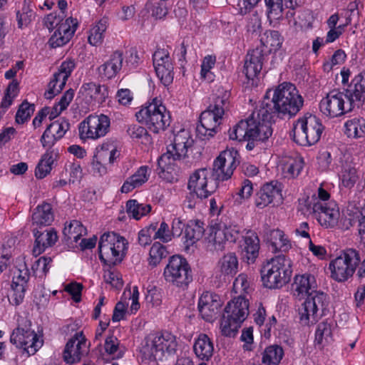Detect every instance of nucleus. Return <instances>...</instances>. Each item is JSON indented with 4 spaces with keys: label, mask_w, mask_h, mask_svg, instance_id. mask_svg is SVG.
<instances>
[{
    "label": "nucleus",
    "mask_w": 365,
    "mask_h": 365,
    "mask_svg": "<svg viewBox=\"0 0 365 365\" xmlns=\"http://www.w3.org/2000/svg\"><path fill=\"white\" fill-rule=\"evenodd\" d=\"M107 29V20L101 19L98 24L93 26L88 36V42L93 46L101 44L103 39V34Z\"/></svg>",
    "instance_id": "47"
},
{
    "label": "nucleus",
    "mask_w": 365,
    "mask_h": 365,
    "mask_svg": "<svg viewBox=\"0 0 365 365\" xmlns=\"http://www.w3.org/2000/svg\"><path fill=\"white\" fill-rule=\"evenodd\" d=\"M360 261V255L357 250L346 249L340 256L331 261L329 267L331 277L339 282L346 281L353 275Z\"/></svg>",
    "instance_id": "11"
},
{
    "label": "nucleus",
    "mask_w": 365,
    "mask_h": 365,
    "mask_svg": "<svg viewBox=\"0 0 365 365\" xmlns=\"http://www.w3.org/2000/svg\"><path fill=\"white\" fill-rule=\"evenodd\" d=\"M56 155L54 150H46L43 155L35 170V175L37 178L42 179L51 172Z\"/></svg>",
    "instance_id": "42"
},
{
    "label": "nucleus",
    "mask_w": 365,
    "mask_h": 365,
    "mask_svg": "<svg viewBox=\"0 0 365 365\" xmlns=\"http://www.w3.org/2000/svg\"><path fill=\"white\" fill-rule=\"evenodd\" d=\"M222 227L219 225L216 228H212L209 237V243L217 251H222L225 249V245L227 242Z\"/></svg>",
    "instance_id": "48"
},
{
    "label": "nucleus",
    "mask_w": 365,
    "mask_h": 365,
    "mask_svg": "<svg viewBox=\"0 0 365 365\" xmlns=\"http://www.w3.org/2000/svg\"><path fill=\"white\" fill-rule=\"evenodd\" d=\"M222 230L225 234H226L225 237L227 241L230 242H236L240 237L242 238L243 237L240 232V228L237 225H225L222 227Z\"/></svg>",
    "instance_id": "60"
},
{
    "label": "nucleus",
    "mask_w": 365,
    "mask_h": 365,
    "mask_svg": "<svg viewBox=\"0 0 365 365\" xmlns=\"http://www.w3.org/2000/svg\"><path fill=\"white\" fill-rule=\"evenodd\" d=\"M151 206L148 204L139 203L136 200H129L126 203V211L129 216L135 220L140 219L149 213Z\"/></svg>",
    "instance_id": "45"
},
{
    "label": "nucleus",
    "mask_w": 365,
    "mask_h": 365,
    "mask_svg": "<svg viewBox=\"0 0 365 365\" xmlns=\"http://www.w3.org/2000/svg\"><path fill=\"white\" fill-rule=\"evenodd\" d=\"M215 61V56H207L204 58L201 65V76L210 81L213 80V74L210 72V69L214 66Z\"/></svg>",
    "instance_id": "58"
},
{
    "label": "nucleus",
    "mask_w": 365,
    "mask_h": 365,
    "mask_svg": "<svg viewBox=\"0 0 365 365\" xmlns=\"http://www.w3.org/2000/svg\"><path fill=\"white\" fill-rule=\"evenodd\" d=\"M249 314V302L241 296L229 302L225 308L220 327L223 335L234 337Z\"/></svg>",
    "instance_id": "9"
},
{
    "label": "nucleus",
    "mask_w": 365,
    "mask_h": 365,
    "mask_svg": "<svg viewBox=\"0 0 365 365\" xmlns=\"http://www.w3.org/2000/svg\"><path fill=\"white\" fill-rule=\"evenodd\" d=\"M153 66L158 78L167 86L173 81V66L167 49L158 48L153 55Z\"/></svg>",
    "instance_id": "17"
},
{
    "label": "nucleus",
    "mask_w": 365,
    "mask_h": 365,
    "mask_svg": "<svg viewBox=\"0 0 365 365\" xmlns=\"http://www.w3.org/2000/svg\"><path fill=\"white\" fill-rule=\"evenodd\" d=\"M136 117L138 121L144 123L155 133L165 130L170 123V113L158 98H153L151 102L141 108L136 113Z\"/></svg>",
    "instance_id": "10"
},
{
    "label": "nucleus",
    "mask_w": 365,
    "mask_h": 365,
    "mask_svg": "<svg viewBox=\"0 0 365 365\" xmlns=\"http://www.w3.org/2000/svg\"><path fill=\"white\" fill-rule=\"evenodd\" d=\"M324 130V126L319 118L312 114H306L293 123L290 137L300 145L310 146L320 140Z\"/></svg>",
    "instance_id": "7"
},
{
    "label": "nucleus",
    "mask_w": 365,
    "mask_h": 365,
    "mask_svg": "<svg viewBox=\"0 0 365 365\" xmlns=\"http://www.w3.org/2000/svg\"><path fill=\"white\" fill-rule=\"evenodd\" d=\"M63 232L68 240H73L75 242H77L86 232V229L79 221L73 220L64 227Z\"/></svg>",
    "instance_id": "49"
},
{
    "label": "nucleus",
    "mask_w": 365,
    "mask_h": 365,
    "mask_svg": "<svg viewBox=\"0 0 365 365\" xmlns=\"http://www.w3.org/2000/svg\"><path fill=\"white\" fill-rule=\"evenodd\" d=\"M303 104L304 99L296 86L291 83H283L274 91L272 98L264 96L259 109L255 111L257 118L271 125L277 118L294 116Z\"/></svg>",
    "instance_id": "2"
},
{
    "label": "nucleus",
    "mask_w": 365,
    "mask_h": 365,
    "mask_svg": "<svg viewBox=\"0 0 365 365\" xmlns=\"http://www.w3.org/2000/svg\"><path fill=\"white\" fill-rule=\"evenodd\" d=\"M149 255V264L155 267L167 257L168 252L165 246L159 242H155L150 250Z\"/></svg>",
    "instance_id": "51"
},
{
    "label": "nucleus",
    "mask_w": 365,
    "mask_h": 365,
    "mask_svg": "<svg viewBox=\"0 0 365 365\" xmlns=\"http://www.w3.org/2000/svg\"><path fill=\"white\" fill-rule=\"evenodd\" d=\"M263 52L262 48H255L247 53L243 68L247 79H253L260 73L265 59Z\"/></svg>",
    "instance_id": "25"
},
{
    "label": "nucleus",
    "mask_w": 365,
    "mask_h": 365,
    "mask_svg": "<svg viewBox=\"0 0 365 365\" xmlns=\"http://www.w3.org/2000/svg\"><path fill=\"white\" fill-rule=\"evenodd\" d=\"M78 26L76 19L67 18L55 30L49 38L48 43L52 48L61 47L66 44L73 36Z\"/></svg>",
    "instance_id": "21"
},
{
    "label": "nucleus",
    "mask_w": 365,
    "mask_h": 365,
    "mask_svg": "<svg viewBox=\"0 0 365 365\" xmlns=\"http://www.w3.org/2000/svg\"><path fill=\"white\" fill-rule=\"evenodd\" d=\"M88 352L86 339L83 332H78L66 343L63 357L67 364H74L78 362Z\"/></svg>",
    "instance_id": "19"
},
{
    "label": "nucleus",
    "mask_w": 365,
    "mask_h": 365,
    "mask_svg": "<svg viewBox=\"0 0 365 365\" xmlns=\"http://www.w3.org/2000/svg\"><path fill=\"white\" fill-rule=\"evenodd\" d=\"M33 232L35 242L32 252L35 257L40 255L46 248L54 245L58 240L57 233L53 228L46 229L43 231L34 228Z\"/></svg>",
    "instance_id": "26"
},
{
    "label": "nucleus",
    "mask_w": 365,
    "mask_h": 365,
    "mask_svg": "<svg viewBox=\"0 0 365 365\" xmlns=\"http://www.w3.org/2000/svg\"><path fill=\"white\" fill-rule=\"evenodd\" d=\"M239 154L237 150H225L214 160L212 176L218 181H225L231 178L234 170L239 165Z\"/></svg>",
    "instance_id": "15"
},
{
    "label": "nucleus",
    "mask_w": 365,
    "mask_h": 365,
    "mask_svg": "<svg viewBox=\"0 0 365 365\" xmlns=\"http://www.w3.org/2000/svg\"><path fill=\"white\" fill-rule=\"evenodd\" d=\"M284 356L281 346L274 344L267 346L262 354V365H279Z\"/></svg>",
    "instance_id": "41"
},
{
    "label": "nucleus",
    "mask_w": 365,
    "mask_h": 365,
    "mask_svg": "<svg viewBox=\"0 0 365 365\" xmlns=\"http://www.w3.org/2000/svg\"><path fill=\"white\" fill-rule=\"evenodd\" d=\"M110 127V120L105 115H90L83 120L78 127L79 135L81 140H96L108 133Z\"/></svg>",
    "instance_id": "14"
},
{
    "label": "nucleus",
    "mask_w": 365,
    "mask_h": 365,
    "mask_svg": "<svg viewBox=\"0 0 365 365\" xmlns=\"http://www.w3.org/2000/svg\"><path fill=\"white\" fill-rule=\"evenodd\" d=\"M30 274L27 269L23 270L19 269L18 274L15 275L12 279V284L22 285L27 287V283L29 279Z\"/></svg>",
    "instance_id": "62"
},
{
    "label": "nucleus",
    "mask_w": 365,
    "mask_h": 365,
    "mask_svg": "<svg viewBox=\"0 0 365 365\" xmlns=\"http://www.w3.org/2000/svg\"><path fill=\"white\" fill-rule=\"evenodd\" d=\"M307 208L312 212L319 223L324 228H333L338 224L339 210L334 203L317 200L309 202Z\"/></svg>",
    "instance_id": "16"
},
{
    "label": "nucleus",
    "mask_w": 365,
    "mask_h": 365,
    "mask_svg": "<svg viewBox=\"0 0 365 365\" xmlns=\"http://www.w3.org/2000/svg\"><path fill=\"white\" fill-rule=\"evenodd\" d=\"M193 140L187 130H180L174 138L173 143L168 147L165 153H170L173 161L180 160L187 156L188 149L192 146Z\"/></svg>",
    "instance_id": "22"
},
{
    "label": "nucleus",
    "mask_w": 365,
    "mask_h": 365,
    "mask_svg": "<svg viewBox=\"0 0 365 365\" xmlns=\"http://www.w3.org/2000/svg\"><path fill=\"white\" fill-rule=\"evenodd\" d=\"M119 155L120 153L115 146L112 143H106L96 148L93 157L99 161L108 162L110 164H113Z\"/></svg>",
    "instance_id": "40"
},
{
    "label": "nucleus",
    "mask_w": 365,
    "mask_h": 365,
    "mask_svg": "<svg viewBox=\"0 0 365 365\" xmlns=\"http://www.w3.org/2000/svg\"><path fill=\"white\" fill-rule=\"evenodd\" d=\"M358 180L356 170L354 168H345L341 175L342 184L344 187L351 188Z\"/></svg>",
    "instance_id": "57"
},
{
    "label": "nucleus",
    "mask_w": 365,
    "mask_h": 365,
    "mask_svg": "<svg viewBox=\"0 0 365 365\" xmlns=\"http://www.w3.org/2000/svg\"><path fill=\"white\" fill-rule=\"evenodd\" d=\"M202 225L203 223L199 220L190 221L187 225L185 230V237L188 245H192L202 238L205 232Z\"/></svg>",
    "instance_id": "43"
},
{
    "label": "nucleus",
    "mask_w": 365,
    "mask_h": 365,
    "mask_svg": "<svg viewBox=\"0 0 365 365\" xmlns=\"http://www.w3.org/2000/svg\"><path fill=\"white\" fill-rule=\"evenodd\" d=\"M150 226L154 230V231L152 232L153 234V237L154 240L158 239L163 242H168L172 240L173 235L172 232L169 230V226L166 222H161L159 228L157 227V223L152 224Z\"/></svg>",
    "instance_id": "53"
},
{
    "label": "nucleus",
    "mask_w": 365,
    "mask_h": 365,
    "mask_svg": "<svg viewBox=\"0 0 365 365\" xmlns=\"http://www.w3.org/2000/svg\"><path fill=\"white\" fill-rule=\"evenodd\" d=\"M165 281L173 286L185 289L192 280V271L185 258L173 255L164 269Z\"/></svg>",
    "instance_id": "12"
},
{
    "label": "nucleus",
    "mask_w": 365,
    "mask_h": 365,
    "mask_svg": "<svg viewBox=\"0 0 365 365\" xmlns=\"http://www.w3.org/2000/svg\"><path fill=\"white\" fill-rule=\"evenodd\" d=\"M304 159L299 155L286 156L282 160V170L285 178H294L304 166Z\"/></svg>",
    "instance_id": "34"
},
{
    "label": "nucleus",
    "mask_w": 365,
    "mask_h": 365,
    "mask_svg": "<svg viewBox=\"0 0 365 365\" xmlns=\"http://www.w3.org/2000/svg\"><path fill=\"white\" fill-rule=\"evenodd\" d=\"M341 83L347 86L344 92H329L320 101V111L327 117L335 118L351 112L365 101V71L356 75L349 83L351 71L344 67L340 73Z\"/></svg>",
    "instance_id": "1"
},
{
    "label": "nucleus",
    "mask_w": 365,
    "mask_h": 365,
    "mask_svg": "<svg viewBox=\"0 0 365 365\" xmlns=\"http://www.w3.org/2000/svg\"><path fill=\"white\" fill-rule=\"evenodd\" d=\"M154 230L150 226L143 229L138 234V242L141 246L145 247L151 243L152 240H154L153 236Z\"/></svg>",
    "instance_id": "61"
},
{
    "label": "nucleus",
    "mask_w": 365,
    "mask_h": 365,
    "mask_svg": "<svg viewBox=\"0 0 365 365\" xmlns=\"http://www.w3.org/2000/svg\"><path fill=\"white\" fill-rule=\"evenodd\" d=\"M230 92L222 87L217 89L215 97L207 110L200 116L197 136L202 140H210L219 131V126L225 110L230 106Z\"/></svg>",
    "instance_id": "4"
},
{
    "label": "nucleus",
    "mask_w": 365,
    "mask_h": 365,
    "mask_svg": "<svg viewBox=\"0 0 365 365\" xmlns=\"http://www.w3.org/2000/svg\"><path fill=\"white\" fill-rule=\"evenodd\" d=\"M282 41L283 38L278 31H267L260 38L261 45L257 48H262L266 57L268 53L279 49Z\"/></svg>",
    "instance_id": "35"
},
{
    "label": "nucleus",
    "mask_w": 365,
    "mask_h": 365,
    "mask_svg": "<svg viewBox=\"0 0 365 365\" xmlns=\"http://www.w3.org/2000/svg\"><path fill=\"white\" fill-rule=\"evenodd\" d=\"M217 277L224 281L233 278L238 272L239 260L235 252H228L220 257L216 264Z\"/></svg>",
    "instance_id": "24"
},
{
    "label": "nucleus",
    "mask_w": 365,
    "mask_h": 365,
    "mask_svg": "<svg viewBox=\"0 0 365 365\" xmlns=\"http://www.w3.org/2000/svg\"><path fill=\"white\" fill-rule=\"evenodd\" d=\"M10 341L16 347L24 349L29 355L34 354L42 345V341L34 331L20 327L13 331Z\"/></svg>",
    "instance_id": "18"
},
{
    "label": "nucleus",
    "mask_w": 365,
    "mask_h": 365,
    "mask_svg": "<svg viewBox=\"0 0 365 365\" xmlns=\"http://www.w3.org/2000/svg\"><path fill=\"white\" fill-rule=\"evenodd\" d=\"M196 356L202 361H209L214 353V345L211 339L205 334H200L193 345Z\"/></svg>",
    "instance_id": "32"
},
{
    "label": "nucleus",
    "mask_w": 365,
    "mask_h": 365,
    "mask_svg": "<svg viewBox=\"0 0 365 365\" xmlns=\"http://www.w3.org/2000/svg\"><path fill=\"white\" fill-rule=\"evenodd\" d=\"M218 296L210 292L202 294L198 302V309L202 317L206 321H211L217 314L221 302Z\"/></svg>",
    "instance_id": "27"
},
{
    "label": "nucleus",
    "mask_w": 365,
    "mask_h": 365,
    "mask_svg": "<svg viewBox=\"0 0 365 365\" xmlns=\"http://www.w3.org/2000/svg\"><path fill=\"white\" fill-rule=\"evenodd\" d=\"M281 189L277 182H270L264 184L257 193L255 205L258 208H264L271 203L279 204L282 202Z\"/></svg>",
    "instance_id": "23"
},
{
    "label": "nucleus",
    "mask_w": 365,
    "mask_h": 365,
    "mask_svg": "<svg viewBox=\"0 0 365 365\" xmlns=\"http://www.w3.org/2000/svg\"><path fill=\"white\" fill-rule=\"evenodd\" d=\"M58 140L59 138H57L51 129L47 127L43 132L40 141L43 147L47 148V150H52L51 148Z\"/></svg>",
    "instance_id": "59"
},
{
    "label": "nucleus",
    "mask_w": 365,
    "mask_h": 365,
    "mask_svg": "<svg viewBox=\"0 0 365 365\" xmlns=\"http://www.w3.org/2000/svg\"><path fill=\"white\" fill-rule=\"evenodd\" d=\"M116 239H120V235L115 232L104 233L98 243L99 258L101 262L107 263L108 258H110V247Z\"/></svg>",
    "instance_id": "39"
},
{
    "label": "nucleus",
    "mask_w": 365,
    "mask_h": 365,
    "mask_svg": "<svg viewBox=\"0 0 365 365\" xmlns=\"http://www.w3.org/2000/svg\"><path fill=\"white\" fill-rule=\"evenodd\" d=\"M123 55L120 51H114L109 59L97 68L98 73L102 79H111L118 73L123 66Z\"/></svg>",
    "instance_id": "28"
},
{
    "label": "nucleus",
    "mask_w": 365,
    "mask_h": 365,
    "mask_svg": "<svg viewBox=\"0 0 365 365\" xmlns=\"http://www.w3.org/2000/svg\"><path fill=\"white\" fill-rule=\"evenodd\" d=\"M267 8V17L270 20H277L282 17L283 0H264Z\"/></svg>",
    "instance_id": "54"
},
{
    "label": "nucleus",
    "mask_w": 365,
    "mask_h": 365,
    "mask_svg": "<svg viewBox=\"0 0 365 365\" xmlns=\"http://www.w3.org/2000/svg\"><path fill=\"white\" fill-rule=\"evenodd\" d=\"M210 173L206 168L195 170L190 176L187 183V189L191 191V196L200 200L207 198L213 194L218 182L215 178L209 177Z\"/></svg>",
    "instance_id": "13"
},
{
    "label": "nucleus",
    "mask_w": 365,
    "mask_h": 365,
    "mask_svg": "<svg viewBox=\"0 0 365 365\" xmlns=\"http://www.w3.org/2000/svg\"><path fill=\"white\" fill-rule=\"evenodd\" d=\"M83 285L81 284L73 282L68 284L66 291L72 295L73 299L78 302L81 300V291Z\"/></svg>",
    "instance_id": "64"
},
{
    "label": "nucleus",
    "mask_w": 365,
    "mask_h": 365,
    "mask_svg": "<svg viewBox=\"0 0 365 365\" xmlns=\"http://www.w3.org/2000/svg\"><path fill=\"white\" fill-rule=\"evenodd\" d=\"M104 349L106 353L110 356L112 359H120L123 356V351L119 348V341L113 334L106 337Z\"/></svg>",
    "instance_id": "50"
},
{
    "label": "nucleus",
    "mask_w": 365,
    "mask_h": 365,
    "mask_svg": "<svg viewBox=\"0 0 365 365\" xmlns=\"http://www.w3.org/2000/svg\"><path fill=\"white\" fill-rule=\"evenodd\" d=\"M126 240L124 237L120 236V239H116L110 247V258H108L107 264L115 265L122 261L126 250Z\"/></svg>",
    "instance_id": "44"
},
{
    "label": "nucleus",
    "mask_w": 365,
    "mask_h": 365,
    "mask_svg": "<svg viewBox=\"0 0 365 365\" xmlns=\"http://www.w3.org/2000/svg\"><path fill=\"white\" fill-rule=\"evenodd\" d=\"M317 282L314 275L304 274L294 277L293 289L297 295L307 294L298 309L299 322L304 326L314 324L323 315L329 304L327 294L317 292Z\"/></svg>",
    "instance_id": "3"
},
{
    "label": "nucleus",
    "mask_w": 365,
    "mask_h": 365,
    "mask_svg": "<svg viewBox=\"0 0 365 365\" xmlns=\"http://www.w3.org/2000/svg\"><path fill=\"white\" fill-rule=\"evenodd\" d=\"M34 110V104L29 103L26 100L24 101L16 112V122L19 124H24L30 118Z\"/></svg>",
    "instance_id": "52"
},
{
    "label": "nucleus",
    "mask_w": 365,
    "mask_h": 365,
    "mask_svg": "<svg viewBox=\"0 0 365 365\" xmlns=\"http://www.w3.org/2000/svg\"><path fill=\"white\" fill-rule=\"evenodd\" d=\"M292 270L290 261L283 255L272 258L261 269L263 285L269 289H279L289 282Z\"/></svg>",
    "instance_id": "8"
},
{
    "label": "nucleus",
    "mask_w": 365,
    "mask_h": 365,
    "mask_svg": "<svg viewBox=\"0 0 365 365\" xmlns=\"http://www.w3.org/2000/svg\"><path fill=\"white\" fill-rule=\"evenodd\" d=\"M48 127L51 129L56 138H59L60 140L63 137L66 131L69 129L70 123L67 120L64 118H60L51 123Z\"/></svg>",
    "instance_id": "56"
},
{
    "label": "nucleus",
    "mask_w": 365,
    "mask_h": 365,
    "mask_svg": "<svg viewBox=\"0 0 365 365\" xmlns=\"http://www.w3.org/2000/svg\"><path fill=\"white\" fill-rule=\"evenodd\" d=\"M80 93L90 100L103 103L108 96V89L105 86L97 85L93 82L85 83L82 85Z\"/></svg>",
    "instance_id": "37"
},
{
    "label": "nucleus",
    "mask_w": 365,
    "mask_h": 365,
    "mask_svg": "<svg viewBox=\"0 0 365 365\" xmlns=\"http://www.w3.org/2000/svg\"><path fill=\"white\" fill-rule=\"evenodd\" d=\"M53 220L52 206L47 202L38 205L32 215L33 225L39 227L50 225Z\"/></svg>",
    "instance_id": "33"
},
{
    "label": "nucleus",
    "mask_w": 365,
    "mask_h": 365,
    "mask_svg": "<svg viewBox=\"0 0 365 365\" xmlns=\"http://www.w3.org/2000/svg\"><path fill=\"white\" fill-rule=\"evenodd\" d=\"M345 133L348 137L360 138L365 135V119L354 118L345 123Z\"/></svg>",
    "instance_id": "46"
},
{
    "label": "nucleus",
    "mask_w": 365,
    "mask_h": 365,
    "mask_svg": "<svg viewBox=\"0 0 365 365\" xmlns=\"http://www.w3.org/2000/svg\"><path fill=\"white\" fill-rule=\"evenodd\" d=\"M11 292L8 296L9 303L14 306H19L24 301L26 287L11 284Z\"/></svg>",
    "instance_id": "55"
},
{
    "label": "nucleus",
    "mask_w": 365,
    "mask_h": 365,
    "mask_svg": "<svg viewBox=\"0 0 365 365\" xmlns=\"http://www.w3.org/2000/svg\"><path fill=\"white\" fill-rule=\"evenodd\" d=\"M74 68L75 63L73 61H63L61 63L58 71L53 74L48 83V88L44 93L46 98L52 99L62 91Z\"/></svg>",
    "instance_id": "20"
},
{
    "label": "nucleus",
    "mask_w": 365,
    "mask_h": 365,
    "mask_svg": "<svg viewBox=\"0 0 365 365\" xmlns=\"http://www.w3.org/2000/svg\"><path fill=\"white\" fill-rule=\"evenodd\" d=\"M240 247L247 262H254L258 257L259 250V240L257 235L252 231L247 232L246 235L242 237Z\"/></svg>",
    "instance_id": "29"
},
{
    "label": "nucleus",
    "mask_w": 365,
    "mask_h": 365,
    "mask_svg": "<svg viewBox=\"0 0 365 365\" xmlns=\"http://www.w3.org/2000/svg\"><path fill=\"white\" fill-rule=\"evenodd\" d=\"M150 173L151 169L148 165L140 166L124 182L120 188L121 192L128 193L135 188L140 187L148 180Z\"/></svg>",
    "instance_id": "30"
},
{
    "label": "nucleus",
    "mask_w": 365,
    "mask_h": 365,
    "mask_svg": "<svg viewBox=\"0 0 365 365\" xmlns=\"http://www.w3.org/2000/svg\"><path fill=\"white\" fill-rule=\"evenodd\" d=\"M61 16L56 14L51 13L46 16L44 19V25L48 30H53L58 28V26L63 22Z\"/></svg>",
    "instance_id": "63"
},
{
    "label": "nucleus",
    "mask_w": 365,
    "mask_h": 365,
    "mask_svg": "<svg viewBox=\"0 0 365 365\" xmlns=\"http://www.w3.org/2000/svg\"><path fill=\"white\" fill-rule=\"evenodd\" d=\"M264 237L270 245L273 251H287L291 247V243L284 232L279 229H266Z\"/></svg>",
    "instance_id": "31"
},
{
    "label": "nucleus",
    "mask_w": 365,
    "mask_h": 365,
    "mask_svg": "<svg viewBox=\"0 0 365 365\" xmlns=\"http://www.w3.org/2000/svg\"><path fill=\"white\" fill-rule=\"evenodd\" d=\"M178 343L170 332H156L148 334L141 344L143 356L151 361H163L166 354L175 353Z\"/></svg>",
    "instance_id": "6"
},
{
    "label": "nucleus",
    "mask_w": 365,
    "mask_h": 365,
    "mask_svg": "<svg viewBox=\"0 0 365 365\" xmlns=\"http://www.w3.org/2000/svg\"><path fill=\"white\" fill-rule=\"evenodd\" d=\"M170 153L163 154L158 160L157 173L159 177L167 182H173L178 180L177 175L172 173V157Z\"/></svg>",
    "instance_id": "38"
},
{
    "label": "nucleus",
    "mask_w": 365,
    "mask_h": 365,
    "mask_svg": "<svg viewBox=\"0 0 365 365\" xmlns=\"http://www.w3.org/2000/svg\"><path fill=\"white\" fill-rule=\"evenodd\" d=\"M228 133L231 140H247L246 148L252 150L257 142L264 141L272 135V129L268 122L257 117L255 110L247 119L241 120L230 129Z\"/></svg>",
    "instance_id": "5"
},
{
    "label": "nucleus",
    "mask_w": 365,
    "mask_h": 365,
    "mask_svg": "<svg viewBox=\"0 0 365 365\" xmlns=\"http://www.w3.org/2000/svg\"><path fill=\"white\" fill-rule=\"evenodd\" d=\"M334 324L332 321H324L317 325L315 332V345L319 349L330 344L333 341L332 331Z\"/></svg>",
    "instance_id": "36"
}]
</instances>
